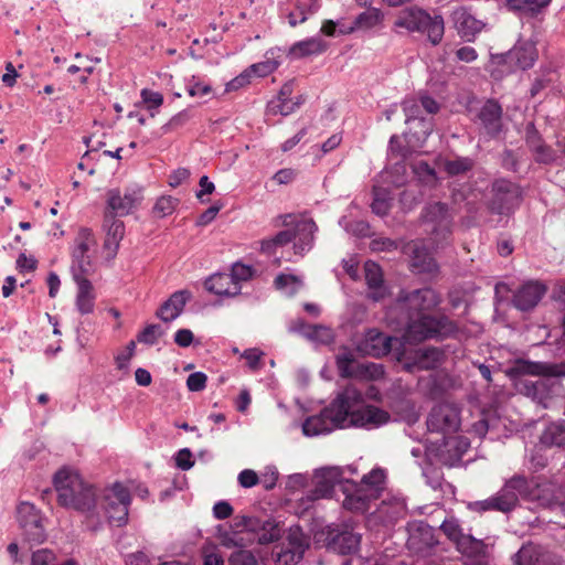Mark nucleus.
<instances>
[{
    "label": "nucleus",
    "instance_id": "obj_52",
    "mask_svg": "<svg viewBox=\"0 0 565 565\" xmlns=\"http://www.w3.org/2000/svg\"><path fill=\"white\" fill-rule=\"evenodd\" d=\"M323 329L324 327L319 324H309L303 319H297L289 328L291 332L300 333L310 340H316L318 338V332Z\"/></svg>",
    "mask_w": 565,
    "mask_h": 565
},
{
    "label": "nucleus",
    "instance_id": "obj_44",
    "mask_svg": "<svg viewBox=\"0 0 565 565\" xmlns=\"http://www.w3.org/2000/svg\"><path fill=\"white\" fill-rule=\"evenodd\" d=\"M541 443L545 446L565 447V428L562 425H550L541 436Z\"/></svg>",
    "mask_w": 565,
    "mask_h": 565
},
{
    "label": "nucleus",
    "instance_id": "obj_30",
    "mask_svg": "<svg viewBox=\"0 0 565 565\" xmlns=\"http://www.w3.org/2000/svg\"><path fill=\"white\" fill-rule=\"evenodd\" d=\"M244 526L250 531L256 532L258 529L260 530V533L257 535V542L260 545H267L269 543L276 542L279 540L280 534L279 530L277 529V524L270 520H266L264 522H260L257 519L244 516Z\"/></svg>",
    "mask_w": 565,
    "mask_h": 565
},
{
    "label": "nucleus",
    "instance_id": "obj_35",
    "mask_svg": "<svg viewBox=\"0 0 565 565\" xmlns=\"http://www.w3.org/2000/svg\"><path fill=\"white\" fill-rule=\"evenodd\" d=\"M443 447L440 451L447 452V460L450 465L458 462L470 448V441L465 436H443Z\"/></svg>",
    "mask_w": 565,
    "mask_h": 565
},
{
    "label": "nucleus",
    "instance_id": "obj_57",
    "mask_svg": "<svg viewBox=\"0 0 565 565\" xmlns=\"http://www.w3.org/2000/svg\"><path fill=\"white\" fill-rule=\"evenodd\" d=\"M230 565H258V561L252 551L239 548L230 556Z\"/></svg>",
    "mask_w": 565,
    "mask_h": 565
},
{
    "label": "nucleus",
    "instance_id": "obj_43",
    "mask_svg": "<svg viewBox=\"0 0 565 565\" xmlns=\"http://www.w3.org/2000/svg\"><path fill=\"white\" fill-rule=\"evenodd\" d=\"M319 10V6L311 3H300L296 4L294 11H290L287 14L288 23L290 26L295 28L296 25L303 23L308 20L310 15H313Z\"/></svg>",
    "mask_w": 565,
    "mask_h": 565
},
{
    "label": "nucleus",
    "instance_id": "obj_10",
    "mask_svg": "<svg viewBox=\"0 0 565 565\" xmlns=\"http://www.w3.org/2000/svg\"><path fill=\"white\" fill-rule=\"evenodd\" d=\"M131 495L120 482H115L104 497V510L110 525L125 526L128 522Z\"/></svg>",
    "mask_w": 565,
    "mask_h": 565
},
{
    "label": "nucleus",
    "instance_id": "obj_40",
    "mask_svg": "<svg viewBox=\"0 0 565 565\" xmlns=\"http://www.w3.org/2000/svg\"><path fill=\"white\" fill-rule=\"evenodd\" d=\"M281 50L279 47L270 49L266 52V60L260 63H255L247 67V72L250 74V76L256 75L258 77H265L273 72H275L279 65L280 61L277 60V57H280V55L276 56V52H280Z\"/></svg>",
    "mask_w": 565,
    "mask_h": 565
},
{
    "label": "nucleus",
    "instance_id": "obj_1",
    "mask_svg": "<svg viewBox=\"0 0 565 565\" xmlns=\"http://www.w3.org/2000/svg\"><path fill=\"white\" fill-rule=\"evenodd\" d=\"M362 401L361 393L351 386L340 392L319 414L308 416L302 423V434L307 437L328 435L335 429L348 428L350 409Z\"/></svg>",
    "mask_w": 565,
    "mask_h": 565
},
{
    "label": "nucleus",
    "instance_id": "obj_51",
    "mask_svg": "<svg viewBox=\"0 0 565 565\" xmlns=\"http://www.w3.org/2000/svg\"><path fill=\"white\" fill-rule=\"evenodd\" d=\"M403 111L405 114V122L409 125L416 120L426 118L423 115L422 106L416 98H406L402 103Z\"/></svg>",
    "mask_w": 565,
    "mask_h": 565
},
{
    "label": "nucleus",
    "instance_id": "obj_17",
    "mask_svg": "<svg viewBox=\"0 0 565 565\" xmlns=\"http://www.w3.org/2000/svg\"><path fill=\"white\" fill-rule=\"evenodd\" d=\"M513 565H564L562 557L548 548L529 542L512 556Z\"/></svg>",
    "mask_w": 565,
    "mask_h": 565
},
{
    "label": "nucleus",
    "instance_id": "obj_50",
    "mask_svg": "<svg viewBox=\"0 0 565 565\" xmlns=\"http://www.w3.org/2000/svg\"><path fill=\"white\" fill-rule=\"evenodd\" d=\"M192 118V111L190 108L183 109L172 116L168 122L161 127V135L170 134L179 128L183 127Z\"/></svg>",
    "mask_w": 565,
    "mask_h": 565
},
{
    "label": "nucleus",
    "instance_id": "obj_28",
    "mask_svg": "<svg viewBox=\"0 0 565 565\" xmlns=\"http://www.w3.org/2000/svg\"><path fill=\"white\" fill-rule=\"evenodd\" d=\"M205 289L214 295L222 297H234L241 292L242 286L233 282V278L227 273H216L211 275L204 281Z\"/></svg>",
    "mask_w": 565,
    "mask_h": 565
},
{
    "label": "nucleus",
    "instance_id": "obj_19",
    "mask_svg": "<svg viewBox=\"0 0 565 565\" xmlns=\"http://www.w3.org/2000/svg\"><path fill=\"white\" fill-rule=\"evenodd\" d=\"M547 286L540 280L523 282L513 294L512 305L522 312L532 311L543 299Z\"/></svg>",
    "mask_w": 565,
    "mask_h": 565
},
{
    "label": "nucleus",
    "instance_id": "obj_59",
    "mask_svg": "<svg viewBox=\"0 0 565 565\" xmlns=\"http://www.w3.org/2000/svg\"><path fill=\"white\" fill-rule=\"evenodd\" d=\"M254 269L252 266L244 265L242 263H235L232 266L230 277L233 278V282L241 285L242 281H246L252 278Z\"/></svg>",
    "mask_w": 565,
    "mask_h": 565
},
{
    "label": "nucleus",
    "instance_id": "obj_18",
    "mask_svg": "<svg viewBox=\"0 0 565 565\" xmlns=\"http://www.w3.org/2000/svg\"><path fill=\"white\" fill-rule=\"evenodd\" d=\"M508 374L512 377L522 375H534L543 377H563L565 376V362L550 363V362H534L529 360L519 359L509 369Z\"/></svg>",
    "mask_w": 565,
    "mask_h": 565
},
{
    "label": "nucleus",
    "instance_id": "obj_22",
    "mask_svg": "<svg viewBox=\"0 0 565 565\" xmlns=\"http://www.w3.org/2000/svg\"><path fill=\"white\" fill-rule=\"evenodd\" d=\"M142 200L138 190L126 191L121 194L119 189H110L107 192V207L105 214L110 216L128 215Z\"/></svg>",
    "mask_w": 565,
    "mask_h": 565
},
{
    "label": "nucleus",
    "instance_id": "obj_62",
    "mask_svg": "<svg viewBox=\"0 0 565 565\" xmlns=\"http://www.w3.org/2000/svg\"><path fill=\"white\" fill-rule=\"evenodd\" d=\"M424 477L426 478L427 484L434 489L438 490L441 488L443 482V471L439 468L436 467H427L423 471Z\"/></svg>",
    "mask_w": 565,
    "mask_h": 565
},
{
    "label": "nucleus",
    "instance_id": "obj_21",
    "mask_svg": "<svg viewBox=\"0 0 565 565\" xmlns=\"http://www.w3.org/2000/svg\"><path fill=\"white\" fill-rule=\"evenodd\" d=\"M537 56V50L533 41L519 39L514 46L502 57L509 66L525 71L534 65Z\"/></svg>",
    "mask_w": 565,
    "mask_h": 565
},
{
    "label": "nucleus",
    "instance_id": "obj_29",
    "mask_svg": "<svg viewBox=\"0 0 565 565\" xmlns=\"http://www.w3.org/2000/svg\"><path fill=\"white\" fill-rule=\"evenodd\" d=\"M318 226L312 218L302 220L296 224L294 232L297 233L294 241L295 254L303 255L312 248L315 241V233Z\"/></svg>",
    "mask_w": 565,
    "mask_h": 565
},
{
    "label": "nucleus",
    "instance_id": "obj_42",
    "mask_svg": "<svg viewBox=\"0 0 565 565\" xmlns=\"http://www.w3.org/2000/svg\"><path fill=\"white\" fill-rule=\"evenodd\" d=\"M475 166L473 159L469 157H457L454 160H446L444 171L448 177L463 175L472 170Z\"/></svg>",
    "mask_w": 565,
    "mask_h": 565
},
{
    "label": "nucleus",
    "instance_id": "obj_5",
    "mask_svg": "<svg viewBox=\"0 0 565 565\" xmlns=\"http://www.w3.org/2000/svg\"><path fill=\"white\" fill-rule=\"evenodd\" d=\"M394 25L406 29L408 32H417L426 35L427 41L437 46L445 34V21L441 14L431 15L428 11L417 6L404 8L397 15Z\"/></svg>",
    "mask_w": 565,
    "mask_h": 565
},
{
    "label": "nucleus",
    "instance_id": "obj_45",
    "mask_svg": "<svg viewBox=\"0 0 565 565\" xmlns=\"http://www.w3.org/2000/svg\"><path fill=\"white\" fill-rule=\"evenodd\" d=\"M413 172L425 185L434 186L438 182L436 170L427 161L420 160L413 164Z\"/></svg>",
    "mask_w": 565,
    "mask_h": 565
},
{
    "label": "nucleus",
    "instance_id": "obj_38",
    "mask_svg": "<svg viewBox=\"0 0 565 565\" xmlns=\"http://www.w3.org/2000/svg\"><path fill=\"white\" fill-rule=\"evenodd\" d=\"M411 266L418 273L431 274L438 265L426 246L415 244L412 250Z\"/></svg>",
    "mask_w": 565,
    "mask_h": 565
},
{
    "label": "nucleus",
    "instance_id": "obj_25",
    "mask_svg": "<svg viewBox=\"0 0 565 565\" xmlns=\"http://www.w3.org/2000/svg\"><path fill=\"white\" fill-rule=\"evenodd\" d=\"M452 20L459 36L466 42H473L484 26L483 22L476 19L466 8L455 10Z\"/></svg>",
    "mask_w": 565,
    "mask_h": 565
},
{
    "label": "nucleus",
    "instance_id": "obj_23",
    "mask_svg": "<svg viewBox=\"0 0 565 565\" xmlns=\"http://www.w3.org/2000/svg\"><path fill=\"white\" fill-rule=\"evenodd\" d=\"M350 409L348 427L375 428L390 422L388 412L374 406L366 405L360 409Z\"/></svg>",
    "mask_w": 565,
    "mask_h": 565
},
{
    "label": "nucleus",
    "instance_id": "obj_12",
    "mask_svg": "<svg viewBox=\"0 0 565 565\" xmlns=\"http://www.w3.org/2000/svg\"><path fill=\"white\" fill-rule=\"evenodd\" d=\"M362 535L347 524L327 526L324 545L339 555H353L360 550Z\"/></svg>",
    "mask_w": 565,
    "mask_h": 565
},
{
    "label": "nucleus",
    "instance_id": "obj_47",
    "mask_svg": "<svg viewBox=\"0 0 565 565\" xmlns=\"http://www.w3.org/2000/svg\"><path fill=\"white\" fill-rule=\"evenodd\" d=\"M371 210L379 216H386L388 214L391 210V203L386 191L379 190L376 188L374 189Z\"/></svg>",
    "mask_w": 565,
    "mask_h": 565
},
{
    "label": "nucleus",
    "instance_id": "obj_7",
    "mask_svg": "<svg viewBox=\"0 0 565 565\" xmlns=\"http://www.w3.org/2000/svg\"><path fill=\"white\" fill-rule=\"evenodd\" d=\"M419 220L436 247L441 246L450 237L454 216L447 203H427L422 209Z\"/></svg>",
    "mask_w": 565,
    "mask_h": 565
},
{
    "label": "nucleus",
    "instance_id": "obj_49",
    "mask_svg": "<svg viewBox=\"0 0 565 565\" xmlns=\"http://www.w3.org/2000/svg\"><path fill=\"white\" fill-rule=\"evenodd\" d=\"M178 204V199L171 195H162L154 203L152 212L158 217H166L174 212Z\"/></svg>",
    "mask_w": 565,
    "mask_h": 565
},
{
    "label": "nucleus",
    "instance_id": "obj_13",
    "mask_svg": "<svg viewBox=\"0 0 565 565\" xmlns=\"http://www.w3.org/2000/svg\"><path fill=\"white\" fill-rule=\"evenodd\" d=\"M426 425L430 433L443 436L457 433L461 425L460 409L450 403H439L430 409Z\"/></svg>",
    "mask_w": 565,
    "mask_h": 565
},
{
    "label": "nucleus",
    "instance_id": "obj_64",
    "mask_svg": "<svg viewBox=\"0 0 565 565\" xmlns=\"http://www.w3.org/2000/svg\"><path fill=\"white\" fill-rule=\"evenodd\" d=\"M175 466L181 470H189L194 466L192 452L189 448L180 449L175 455Z\"/></svg>",
    "mask_w": 565,
    "mask_h": 565
},
{
    "label": "nucleus",
    "instance_id": "obj_36",
    "mask_svg": "<svg viewBox=\"0 0 565 565\" xmlns=\"http://www.w3.org/2000/svg\"><path fill=\"white\" fill-rule=\"evenodd\" d=\"M526 141L531 150L534 152V159L537 163L552 164L555 162L557 158L555 150L542 141L541 136L535 129L532 134L530 131L527 132Z\"/></svg>",
    "mask_w": 565,
    "mask_h": 565
},
{
    "label": "nucleus",
    "instance_id": "obj_3",
    "mask_svg": "<svg viewBox=\"0 0 565 565\" xmlns=\"http://www.w3.org/2000/svg\"><path fill=\"white\" fill-rule=\"evenodd\" d=\"M512 482H515L518 490L514 492L519 502L522 499L543 509L565 511V484L540 478L529 479L521 473L513 475Z\"/></svg>",
    "mask_w": 565,
    "mask_h": 565
},
{
    "label": "nucleus",
    "instance_id": "obj_15",
    "mask_svg": "<svg viewBox=\"0 0 565 565\" xmlns=\"http://www.w3.org/2000/svg\"><path fill=\"white\" fill-rule=\"evenodd\" d=\"M342 470L338 467H327L316 470L315 487L301 498L302 504H308L320 499H329L334 492V487L342 483Z\"/></svg>",
    "mask_w": 565,
    "mask_h": 565
},
{
    "label": "nucleus",
    "instance_id": "obj_20",
    "mask_svg": "<svg viewBox=\"0 0 565 565\" xmlns=\"http://www.w3.org/2000/svg\"><path fill=\"white\" fill-rule=\"evenodd\" d=\"M342 492L345 495L343 508L354 512L367 511L370 503L377 499L374 490H367L365 486L349 479L342 483Z\"/></svg>",
    "mask_w": 565,
    "mask_h": 565
},
{
    "label": "nucleus",
    "instance_id": "obj_46",
    "mask_svg": "<svg viewBox=\"0 0 565 565\" xmlns=\"http://www.w3.org/2000/svg\"><path fill=\"white\" fill-rule=\"evenodd\" d=\"M385 481L384 471L381 468H374L362 477L360 484L365 486L367 490H374L375 497L379 498Z\"/></svg>",
    "mask_w": 565,
    "mask_h": 565
},
{
    "label": "nucleus",
    "instance_id": "obj_33",
    "mask_svg": "<svg viewBox=\"0 0 565 565\" xmlns=\"http://www.w3.org/2000/svg\"><path fill=\"white\" fill-rule=\"evenodd\" d=\"M103 226L106 230L104 247L106 249L113 250V253L116 254L119 248V243L125 235L124 222L116 218L115 216L105 214Z\"/></svg>",
    "mask_w": 565,
    "mask_h": 565
},
{
    "label": "nucleus",
    "instance_id": "obj_2",
    "mask_svg": "<svg viewBox=\"0 0 565 565\" xmlns=\"http://www.w3.org/2000/svg\"><path fill=\"white\" fill-rule=\"evenodd\" d=\"M53 486L57 492V502L82 513L92 512L96 507V490L85 482L78 472L63 467L53 477Z\"/></svg>",
    "mask_w": 565,
    "mask_h": 565
},
{
    "label": "nucleus",
    "instance_id": "obj_53",
    "mask_svg": "<svg viewBox=\"0 0 565 565\" xmlns=\"http://www.w3.org/2000/svg\"><path fill=\"white\" fill-rule=\"evenodd\" d=\"M414 146L413 143L403 145L401 137L393 135L388 141V151L391 156L405 160L412 154V147Z\"/></svg>",
    "mask_w": 565,
    "mask_h": 565
},
{
    "label": "nucleus",
    "instance_id": "obj_31",
    "mask_svg": "<svg viewBox=\"0 0 565 565\" xmlns=\"http://www.w3.org/2000/svg\"><path fill=\"white\" fill-rule=\"evenodd\" d=\"M365 282L371 290L370 298L379 301L385 297L383 273L374 262H366L364 265Z\"/></svg>",
    "mask_w": 565,
    "mask_h": 565
},
{
    "label": "nucleus",
    "instance_id": "obj_58",
    "mask_svg": "<svg viewBox=\"0 0 565 565\" xmlns=\"http://www.w3.org/2000/svg\"><path fill=\"white\" fill-rule=\"evenodd\" d=\"M142 102L147 105L150 110V116L153 117V109H158L163 104V95L159 92H153L148 88L141 90Z\"/></svg>",
    "mask_w": 565,
    "mask_h": 565
},
{
    "label": "nucleus",
    "instance_id": "obj_39",
    "mask_svg": "<svg viewBox=\"0 0 565 565\" xmlns=\"http://www.w3.org/2000/svg\"><path fill=\"white\" fill-rule=\"evenodd\" d=\"M328 43L321 38L312 36L303 41L296 42L290 49L289 54L296 57H306L310 55H319L326 52Z\"/></svg>",
    "mask_w": 565,
    "mask_h": 565
},
{
    "label": "nucleus",
    "instance_id": "obj_56",
    "mask_svg": "<svg viewBox=\"0 0 565 565\" xmlns=\"http://www.w3.org/2000/svg\"><path fill=\"white\" fill-rule=\"evenodd\" d=\"M287 547L292 548L296 552L305 554L308 548V543L306 542L305 535L301 532L300 527L296 530H290L287 536Z\"/></svg>",
    "mask_w": 565,
    "mask_h": 565
},
{
    "label": "nucleus",
    "instance_id": "obj_34",
    "mask_svg": "<svg viewBox=\"0 0 565 565\" xmlns=\"http://www.w3.org/2000/svg\"><path fill=\"white\" fill-rule=\"evenodd\" d=\"M383 13L377 8H369L361 12L347 29H340V34H351L356 30H371L383 21Z\"/></svg>",
    "mask_w": 565,
    "mask_h": 565
},
{
    "label": "nucleus",
    "instance_id": "obj_11",
    "mask_svg": "<svg viewBox=\"0 0 565 565\" xmlns=\"http://www.w3.org/2000/svg\"><path fill=\"white\" fill-rule=\"evenodd\" d=\"M514 490L518 489L515 488V482H512L511 477L504 481L503 486L495 494L486 500L470 502L468 508L469 510L479 513L495 511L509 514L519 508V501Z\"/></svg>",
    "mask_w": 565,
    "mask_h": 565
},
{
    "label": "nucleus",
    "instance_id": "obj_14",
    "mask_svg": "<svg viewBox=\"0 0 565 565\" xmlns=\"http://www.w3.org/2000/svg\"><path fill=\"white\" fill-rule=\"evenodd\" d=\"M95 243L92 230L87 227L79 228L72 249L71 270L73 278L86 277L93 271V264L88 252Z\"/></svg>",
    "mask_w": 565,
    "mask_h": 565
},
{
    "label": "nucleus",
    "instance_id": "obj_24",
    "mask_svg": "<svg viewBox=\"0 0 565 565\" xmlns=\"http://www.w3.org/2000/svg\"><path fill=\"white\" fill-rule=\"evenodd\" d=\"M503 109L497 99L489 98L484 102L477 114V118L480 121L484 134L494 139L503 130Z\"/></svg>",
    "mask_w": 565,
    "mask_h": 565
},
{
    "label": "nucleus",
    "instance_id": "obj_63",
    "mask_svg": "<svg viewBox=\"0 0 565 565\" xmlns=\"http://www.w3.org/2000/svg\"><path fill=\"white\" fill-rule=\"evenodd\" d=\"M360 374L371 380H380L384 376V367L382 364L367 363L360 365Z\"/></svg>",
    "mask_w": 565,
    "mask_h": 565
},
{
    "label": "nucleus",
    "instance_id": "obj_54",
    "mask_svg": "<svg viewBox=\"0 0 565 565\" xmlns=\"http://www.w3.org/2000/svg\"><path fill=\"white\" fill-rule=\"evenodd\" d=\"M186 92L191 97H203L212 93V87L199 76L193 75L186 82Z\"/></svg>",
    "mask_w": 565,
    "mask_h": 565
},
{
    "label": "nucleus",
    "instance_id": "obj_60",
    "mask_svg": "<svg viewBox=\"0 0 565 565\" xmlns=\"http://www.w3.org/2000/svg\"><path fill=\"white\" fill-rule=\"evenodd\" d=\"M303 557V554L294 551L289 547H281L280 552L277 553V562L280 565H296Z\"/></svg>",
    "mask_w": 565,
    "mask_h": 565
},
{
    "label": "nucleus",
    "instance_id": "obj_37",
    "mask_svg": "<svg viewBox=\"0 0 565 565\" xmlns=\"http://www.w3.org/2000/svg\"><path fill=\"white\" fill-rule=\"evenodd\" d=\"M408 126V131H405L403 134L404 138L406 139L407 143H413L416 146H420L424 143L427 138L430 136L434 129V121L433 118H423L419 120H416Z\"/></svg>",
    "mask_w": 565,
    "mask_h": 565
},
{
    "label": "nucleus",
    "instance_id": "obj_55",
    "mask_svg": "<svg viewBox=\"0 0 565 565\" xmlns=\"http://www.w3.org/2000/svg\"><path fill=\"white\" fill-rule=\"evenodd\" d=\"M163 333L164 330L160 324H148L138 333L137 340L140 343L153 345L157 343L158 339L163 335Z\"/></svg>",
    "mask_w": 565,
    "mask_h": 565
},
{
    "label": "nucleus",
    "instance_id": "obj_9",
    "mask_svg": "<svg viewBox=\"0 0 565 565\" xmlns=\"http://www.w3.org/2000/svg\"><path fill=\"white\" fill-rule=\"evenodd\" d=\"M440 530L451 541L456 550L469 558H484L488 555V545L483 540L476 539L470 533H465L456 518L446 519Z\"/></svg>",
    "mask_w": 565,
    "mask_h": 565
},
{
    "label": "nucleus",
    "instance_id": "obj_27",
    "mask_svg": "<svg viewBox=\"0 0 565 565\" xmlns=\"http://www.w3.org/2000/svg\"><path fill=\"white\" fill-rule=\"evenodd\" d=\"M393 340H395L393 337L386 335L376 329H370L362 342V350L369 355L380 358L391 352Z\"/></svg>",
    "mask_w": 565,
    "mask_h": 565
},
{
    "label": "nucleus",
    "instance_id": "obj_26",
    "mask_svg": "<svg viewBox=\"0 0 565 565\" xmlns=\"http://www.w3.org/2000/svg\"><path fill=\"white\" fill-rule=\"evenodd\" d=\"M191 299L189 290L174 291L157 310L156 316L163 322H171L183 311L186 302Z\"/></svg>",
    "mask_w": 565,
    "mask_h": 565
},
{
    "label": "nucleus",
    "instance_id": "obj_8",
    "mask_svg": "<svg viewBox=\"0 0 565 565\" xmlns=\"http://www.w3.org/2000/svg\"><path fill=\"white\" fill-rule=\"evenodd\" d=\"M491 196L487 203L490 213L511 216L523 201V190L520 184L507 179L493 180L490 188Z\"/></svg>",
    "mask_w": 565,
    "mask_h": 565
},
{
    "label": "nucleus",
    "instance_id": "obj_41",
    "mask_svg": "<svg viewBox=\"0 0 565 565\" xmlns=\"http://www.w3.org/2000/svg\"><path fill=\"white\" fill-rule=\"evenodd\" d=\"M297 233L294 230H284L278 232L270 238L263 239L260 243V252L267 255L276 253L278 247H284L296 239Z\"/></svg>",
    "mask_w": 565,
    "mask_h": 565
},
{
    "label": "nucleus",
    "instance_id": "obj_16",
    "mask_svg": "<svg viewBox=\"0 0 565 565\" xmlns=\"http://www.w3.org/2000/svg\"><path fill=\"white\" fill-rule=\"evenodd\" d=\"M17 519L26 541L34 544L45 541L46 533L42 523V513L33 503L21 502L17 507Z\"/></svg>",
    "mask_w": 565,
    "mask_h": 565
},
{
    "label": "nucleus",
    "instance_id": "obj_61",
    "mask_svg": "<svg viewBox=\"0 0 565 565\" xmlns=\"http://www.w3.org/2000/svg\"><path fill=\"white\" fill-rule=\"evenodd\" d=\"M207 376L203 372L191 373L186 379L188 390L191 392H201L206 386Z\"/></svg>",
    "mask_w": 565,
    "mask_h": 565
},
{
    "label": "nucleus",
    "instance_id": "obj_6",
    "mask_svg": "<svg viewBox=\"0 0 565 565\" xmlns=\"http://www.w3.org/2000/svg\"><path fill=\"white\" fill-rule=\"evenodd\" d=\"M440 303L439 295L430 287L412 291H401L394 310L398 312L399 323L433 312Z\"/></svg>",
    "mask_w": 565,
    "mask_h": 565
},
{
    "label": "nucleus",
    "instance_id": "obj_4",
    "mask_svg": "<svg viewBox=\"0 0 565 565\" xmlns=\"http://www.w3.org/2000/svg\"><path fill=\"white\" fill-rule=\"evenodd\" d=\"M404 329V338L409 343H420L435 339L445 340L455 338L459 332L457 323L446 315L434 316L429 312L401 323Z\"/></svg>",
    "mask_w": 565,
    "mask_h": 565
},
{
    "label": "nucleus",
    "instance_id": "obj_48",
    "mask_svg": "<svg viewBox=\"0 0 565 565\" xmlns=\"http://www.w3.org/2000/svg\"><path fill=\"white\" fill-rule=\"evenodd\" d=\"M355 362L354 355L349 350L345 352L338 354L335 356V364L339 372L340 377L342 379H351L354 376V371L352 369V364Z\"/></svg>",
    "mask_w": 565,
    "mask_h": 565
},
{
    "label": "nucleus",
    "instance_id": "obj_32",
    "mask_svg": "<svg viewBox=\"0 0 565 565\" xmlns=\"http://www.w3.org/2000/svg\"><path fill=\"white\" fill-rule=\"evenodd\" d=\"M77 284L76 308L81 315H88L94 311L95 295L93 285L87 277L73 278Z\"/></svg>",
    "mask_w": 565,
    "mask_h": 565
}]
</instances>
